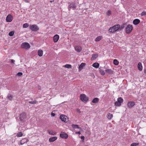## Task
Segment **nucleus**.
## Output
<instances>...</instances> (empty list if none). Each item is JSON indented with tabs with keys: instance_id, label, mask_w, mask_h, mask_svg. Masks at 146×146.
<instances>
[{
	"instance_id": "f8f14e48",
	"label": "nucleus",
	"mask_w": 146,
	"mask_h": 146,
	"mask_svg": "<svg viewBox=\"0 0 146 146\" xmlns=\"http://www.w3.org/2000/svg\"><path fill=\"white\" fill-rule=\"evenodd\" d=\"M60 136L62 138L67 139L68 137V135L65 133L63 132L60 134Z\"/></svg>"
},
{
	"instance_id": "4be33fe9",
	"label": "nucleus",
	"mask_w": 146,
	"mask_h": 146,
	"mask_svg": "<svg viewBox=\"0 0 146 146\" xmlns=\"http://www.w3.org/2000/svg\"><path fill=\"white\" fill-rule=\"evenodd\" d=\"M92 66L96 68H98L99 66V64L97 62H95L93 64Z\"/></svg>"
},
{
	"instance_id": "72a5a7b5",
	"label": "nucleus",
	"mask_w": 146,
	"mask_h": 146,
	"mask_svg": "<svg viewBox=\"0 0 146 146\" xmlns=\"http://www.w3.org/2000/svg\"><path fill=\"white\" fill-rule=\"evenodd\" d=\"M64 66L65 68H71V67H72V66H71V65H70V64H66Z\"/></svg>"
},
{
	"instance_id": "dca6fc26",
	"label": "nucleus",
	"mask_w": 146,
	"mask_h": 146,
	"mask_svg": "<svg viewBox=\"0 0 146 146\" xmlns=\"http://www.w3.org/2000/svg\"><path fill=\"white\" fill-rule=\"evenodd\" d=\"M98 55L97 54H93L92 55V57H91V60H95L97 57L98 56Z\"/></svg>"
},
{
	"instance_id": "c9c22d12",
	"label": "nucleus",
	"mask_w": 146,
	"mask_h": 146,
	"mask_svg": "<svg viewBox=\"0 0 146 146\" xmlns=\"http://www.w3.org/2000/svg\"><path fill=\"white\" fill-rule=\"evenodd\" d=\"M138 144H139V143H132L131 145L130 146H137V145H138Z\"/></svg>"
},
{
	"instance_id": "c756f323",
	"label": "nucleus",
	"mask_w": 146,
	"mask_h": 146,
	"mask_svg": "<svg viewBox=\"0 0 146 146\" xmlns=\"http://www.w3.org/2000/svg\"><path fill=\"white\" fill-rule=\"evenodd\" d=\"M48 133L50 135H55L56 134V133L53 131H49Z\"/></svg>"
},
{
	"instance_id": "393cba45",
	"label": "nucleus",
	"mask_w": 146,
	"mask_h": 146,
	"mask_svg": "<svg viewBox=\"0 0 146 146\" xmlns=\"http://www.w3.org/2000/svg\"><path fill=\"white\" fill-rule=\"evenodd\" d=\"M38 54L40 56H41L43 55V51L41 50H39L38 51Z\"/></svg>"
},
{
	"instance_id": "473e14b6",
	"label": "nucleus",
	"mask_w": 146,
	"mask_h": 146,
	"mask_svg": "<svg viewBox=\"0 0 146 146\" xmlns=\"http://www.w3.org/2000/svg\"><path fill=\"white\" fill-rule=\"evenodd\" d=\"M29 26V25L28 23H25L24 24L23 26V28H26L28 27Z\"/></svg>"
},
{
	"instance_id": "423d86ee",
	"label": "nucleus",
	"mask_w": 146,
	"mask_h": 146,
	"mask_svg": "<svg viewBox=\"0 0 146 146\" xmlns=\"http://www.w3.org/2000/svg\"><path fill=\"white\" fill-rule=\"evenodd\" d=\"M30 47V46L29 43L27 42L23 43L21 45V47L22 48H24L26 49H28Z\"/></svg>"
},
{
	"instance_id": "bb28decb",
	"label": "nucleus",
	"mask_w": 146,
	"mask_h": 146,
	"mask_svg": "<svg viewBox=\"0 0 146 146\" xmlns=\"http://www.w3.org/2000/svg\"><path fill=\"white\" fill-rule=\"evenodd\" d=\"M105 71L107 73L110 74L112 73V71L111 69H108L105 70Z\"/></svg>"
},
{
	"instance_id": "ddd939ff",
	"label": "nucleus",
	"mask_w": 146,
	"mask_h": 146,
	"mask_svg": "<svg viewBox=\"0 0 146 146\" xmlns=\"http://www.w3.org/2000/svg\"><path fill=\"white\" fill-rule=\"evenodd\" d=\"M29 140L28 139L26 138H24L22 140L20 141V143L21 145H23L25 143H26Z\"/></svg>"
},
{
	"instance_id": "a211bd4d",
	"label": "nucleus",
	"mask_w": 146,
	"mask_h": 146,
	"mask_svg": "<svg viewBox=\"0 0 146 146\" xmlns=\"http://www.w3.org/2000/svg\"><path fill=\"white\" fill-rule=\"evenodd\" d=\"M57 139V137H53L50 138L49 139V141L50 142H53L55 141Z\"/></svg>"
},
{
	"instance_id": "f257e3e1",
	"label": "nucleus",
	"mask_w": 146,
	"mask_h": 146,
	"mask_svg": "<svg viewBox=\"0 0 146 146\" xmlns=\"http://www.w3.org/2000/svg\"><path fill=\"white\" fill-rule=\"evenodd\" d=\"M119 28L120 25H115L110 28L108 30V31L110 33H115L119 29Z\"/></svg>"
},
{
	"instance_id": "79ce46f5",
	"label": "nucleus",
	"mask_w": 146,
	"mask_h": 146,
	"mask_svg": "<svg viewBox=\"0 0 146 146\" xmlns=\"http://www.w3.org/2000/svg\"><path fill=\"white\" fill-rule=\"evenodd\" d=\"M15 60L13 59H11V62L12 63L14 64Z\"/></svg>"
},
{
	"instance_id": "b1692460",
	"label": "nucleus",
	"mask_w": 146,
	"mask_h": 146,
	"mask_svg": "<svg viewBox=\"0 0 146 146\" xmlns=\"http://www.w3.org/2000/svg\"><path fill=\"white\" fill-rule=\"evenodd\" d=\"M99 99L98 98H94L92 101V102L94 103H97L99 101Z\"/></svg>"
},
{
	"instance_id": "f3484780",
	"label": "nucleus",
	"mask_w": 146,
	"mask_h": 146,
	"mask_svg": "<svg viewBox=\"0 0 146 146\" xmlns=\"http://www.w3.org/2000/svg\"><path fill=\"white\" fill-rule=\"evenodd\" d=\"M75 49L77 52H80L82 50V48L80 46H77L75 47Z\"/></svg>"
},
{
	"instance_id": "2f4dec72",
	"label": "nucleus",
	"mask_w": 146,
	"mask_h": 146,
	"mask_svg": "<svg viewBox=\"0 0 146 146\" xmlns=\"http://www.w3.org/2000/svg\"><path fill=\"white\" fill-rule=\"evenodd\" d=\"M23 135V134L21 132H19L17 133V136L18 137H22Z\"/></svg>"
},
{
	"instance_id": "f03ea898",
	"label": "nucleus",
	"mask_w": 146,
	"mask_h": 146,
	"mask_svg": "<svg viewBox=\"0 0 146 146\" xmlns=\"http://www.w3.org/2000/svg\"><path fill=\"white\" fill-rule=\"evenodd\" d=\"M80 100L84 102H86L88 100V98L84 94H82L80 96Z\"/></svg>"
},
{
	"instance_id": "c03bdc74",
	"label": "nucleus",
	"mask_w": 146,
	"mask_h": 146,
	"mask_svg": "<svg viewBox=\"0 0 146 146\" xmlns=\"http://www.w3.org/2000/svg\"><path fill=\"white\" fill-rule=\"evenodd\" d=\"M81 138L83 140H84V136H82L81 137Z\"/></svg>"
},
{
	"instance_id": "a19ab883",
	"label": "nucleus",
	"mask_w": 146,
	"mask_h": 146,
	"mask_svg": "<svg viewBox=\"0 0 146 146\" xmlns=\"http://www.w3.org/2000/svg\"><path fill=\"white\" fill-rule=\"evenodd\" d=\"M23 75V73L21 72H19L17 74V75L19 76H21Z\"/></svg>"
},
{
	"instance_id": "f704fd0d",
	"label": "nucleus",
	"mask_w": 146,
	"mask_h": 146,
	"mask_svg": "<svg viewBox=\"0 0 146 146\" xmlns=\"http://www.w3.org/2000/svg\"><path fill=\"white\" fill-rule=\"evenodd\" d=\"M99 72H100V74L102 75H104L105 74V72H104V71L103 70H102V69H100L99 70Z\"/></svg>"
},
{
	"instance_id": "a878e982",
	"label": "nucleus",
	"mask_w": 146,
	"mask_h": 146,
	"mask_svg": "<svg viewBox=\"0 0 146 146\" xmlns=\"http://www.w3.org/2000/svg\"><path fill=\"white\" fill-rule=\"evenodd\" d=\"M13 97V96L11 94H9L7 96L8 99L9 100H12Z\"/></svg>"
},
{
	"instance_id": "e433bc0d",
	"label": "nucleus",
	"mask_w": 146,
	"mask_h": 146,
	"mask_svg": "<svg viewBox=\"0 0 146 146\" xmlns=\"http://www.w3.org/2000/svg\"><path fill=\"white\" fill-rule=\"evenodd\" d=\"M106 14L107 15L109 16L111 14V11L109 10L106 13Z\"/></svg>"
},
{
	"instance_id": "7c9ffc66",
	"label": "nucleus",
	"mask_w": 146,
	"mask_h": 146,
	"mask_svg": "<svg viewBox=\"0 0 146 146\" xmlns=\"http://www.w3.org/2000/svg\"><path fill=\"white\" fill-rule=\"evenodd\" d=\"M101 36H99L97 37L95 39V41L96 42H98L101 39Z\"/></svg>"
},
{
	"instance_id": "412c9836",
	"label": "nucleus",
	"mask_w": 146,
	"mask_h": 146,
	"mask_svg": "<svg viewBox=\"0 0 146 146\" xmlns=\"http://www.w3.org/2000/svg\"><path fill=\"white\" fill-rule=\"evenodd\" d=\"M72 127L73 128L75 129V128H77L81 129V128L78 125H75L74 124H72Z\"/></svg>"
},
{
	"instance_id": "2eb2a0df",
	"label": "nucleus",
	"mask_w": 146,
	"mask_h": 146,
	"mask_svg": "<svg viewBox=\"0 0 146 146\" xmlns=\"http://www.w3.org/2000/svg\"><path fill=\"white\" fill-rule=\"evenodd\" d=\"M140 22V20L138 19H135L133 21V24L135 25L138 24Z\"/></svg>"
},
{
	"instance_id": "20e7f679",
	"label": "nucleus",
	"mask_w": 146,
	"mask_h": 146,
	"mask_svg": "<svg viewBox=\"0 0 146 146\" xmlns=\"http://www.w3.org/2000/svg\"><path fill=\"white\" fill-rule=\"evenodd\" d=\"M123 99L121 97L118 98L117 101L115 103V105L116 106H119L121 105V104L123 102Z\"/></svg>"
},
{
	"instance_id": "49530a36",
	"label": "nucleus",
	"mask_w": 146,
	"mask_h": 146,
	"mask_svg": "<svg viewBox=\"0 0 146 146\" xmlns=\"http://www.w3.org/2000/svg\"><path fill=\"white\" fill-rule=\"evenodd\" d=\"M143 71H144V73H145L146 74V68H144V69Z\"/></svg>"
},
{
	"instance_id": "9b49d317",
	"label": "nucleus",
	"mask_w": 146,
	"mask_h": 146,
	"mask_svg": "<svg viewBox=\"0 0 146 146\" xmlns=\"http://www.w3.org/2000/svg\"><path fill=\"white\" fill-rule=\"evenodd\" d=\"M135 104V102H128L127 105L129 108H131L134 106Z\"/></svg>"
},
{
	"instance_id": "37998d69",
	"label": "nucleus",
	"mask_w": 146,
	"mask_h": 146,
	"mask_svg": "<svg viewBox=\"0 0 146 146\" xmlns=\"http://www.w3.org/2000/svg\"><path fill=\"white\" fill-rule=\"evenodd\" d=\"M79 113H81V111H80V110L79 109H77L76 110Z\"/></svg>"
},
{
	"instance_id": "9d476101",
	"label": "nucleus",
	"mask_w": 146,
	"mask_h": 146,
	"mask_svg": "<svg viewBox=\"0 0 146 146\" xmlns=\"http://www.w3.org/2000/svg\"><path fill=\"white\" fill-rule=\"evenodd\" d=\"M76 5L75 3H72L69 5L68 7V9L69 10H70V8H72L73 10L76 9Z\"/></svg>"
},
{
	"instance_id": "1a4fd4ad",
	"label": "nucleus",
	"mask_w": 146,
	"mask_h": 146,
	"mask_svg": "<svg viewBox=\"0 0 146 146\" xmlns=\"http://www.w3.org/2000/svg\"><path fill=\"white\" fill-rule=\"evenodd\" d=\"M13 19V17L11 14H9L6 17V21L7 22H11Z\"/></svg>"
},
{
	"instance_id": "58836bf2",
	"label": "nucleus",
	"mask_w": 146,
	"mask_h": 146,
	"mask_svg": "<svg viewBox=\"0 0 146 146\" xmlns=\"http://www.w3.org/2000/svg\"><path fill=\"white\" fill-rule=\"evenodd\" d=\"M146 15V12L143 11L141 13V15L142 16H145Z\"/></svg>"
},
{
	"instance_id": "c85d7f7f",
	"label": "nucleus",
	"mask_w": 146,
	"mask_h": 146,
	"mask_svg": "<svg viewBox=\"0 0 146 146\" xmlns=\"http://www.w3.org/2000/svg\"><path fill=\"white\" fill-rule=\"evenodd\" d=\"M38 102L36 100H35L33 101H29V104H36Z\"/></svg>"
},
{
	"instance_id": "6e6552de",
	"label": "nucleus",
	"mask_w": 146,
	"mask_h": 146,
	"mask_svg": "<svg viewBox=\"0 0 146 146\" xmlns=\"http://www.w3.org/2000/svg\"><path fill=\"white\" fill-rule=\"evenodd\" d=\"M60 119L62 121L67 122L68 121V118L67 116L64 115H61L60 116Z\"/></svg>"
},
{
	"instance_id": "7ed1b4c3",
	"label": "nucleus",
	"mask_w": 146,
	"mask_h": 146,
	"mask_svg": "<svg viewBox=\"0 0 146 146\" xmlns=\"http://www.w3.org/2000/svg\"><path fill=\"white\" fill-rule=\"evenodd\" d=\"M133 29V27L132 25L129 24L128 25L125 27V30L126 33L129 34L130 33Z\"/></svg>"
},
{
	"instance_id": "8fccbe9b",
	"label": "nucleus",
	"mask_w": 146,
	"mask_h": 146,
	"mask_svg": "<svg viewBox=\"0 0 146 146\" xmlns=\"http://www.w3.org/2000/svg\"><path fill=\"white\" fill-rule=\"evenodd\" d=\"M53 2V1H50V2L51 3H52V2Z\"/></svg>"
},
{
	"instance_id": "ea45409f",
	"label": "nucleus",
	"mask_w": 146,
	"mask_h": 146,
	"mask_svg": "<svg viewBox=\"0 0 146 146\" xmlns=\"http://www.w3.org/2000/svg\"><path fill=\"white\" fill-rule=\"evenodd\" d=\"M124 28V25H121V26H120V28L119 29L121 30V29H123Z\"/></svg>"
},
{
	"instance_id": "4468645a",
	"label": "nucleus",
	"mask_w": 146,
	"mask_h": 146,
	"mask_svg": "<svg viewBox=\"0 0 146 146\" xmlns=\"http://www.w3.org/2000/svg\"><path fill=\"white\" fill-rule=\"evenodd\" d=\"M59 36L57 35H55L53 37V40L54 42H57L59 38Z\"/></svg>"
},
{
	"instance_id": "39448f33",
	"label": "nucleus",
	"mask_w": 146,
	"mask_h": 146,
	"mask_svg": "<svg viewBox=\"0 0 146 146\" xmlns=\"http://www.w3.org/2000/svg\"><path fill=\"white\" fill-rule=\"evenodd\" d=\"M26 114L24 112L21 113L19 117L20 120L23 122L25 121L26 118Z\"/></svg>"
},
{
	"instance_id": "5701e85b",
	"label": "nucleus",
	"mask_w": 146,
	"mask_h": 146,
	"mask_svg": "<svg viewBox=\"0 0 146 146\" xmlns=\"http://www.w3.org/2000/svg\"><path fill=\"white\" fill-rule=\"evenodd\" d=\"M107 117L109 119H111V118H112L113 117V115L112 114L110 113H108L107 115Z\"/></svg>"
},
{
	"instance_id": "0eeeda50",
	"label": "nucleus",
	"mask_w": 146,
	"mask_h": 146,
	"mask_svg": "<svg viewBox=\"0 0 146 146\" xmlns=\"http://www.w3.org/2000/svg\"><path fill=\"white\" fill-rule=\"evenodd\" d=\"M30 28L32 31H37L39 29L37 26L35 25H33L30 26Z\"/></svg>"
},
{
	"instance_id": "a18cd8bd",
	"label": "nucleus",
	"mask_w": 146,
	"mask_h": 146,
	"mask_svg": "<svg viewBox=\"0 0 146 146\" xmlns=\"http://www.w3.org/2000/svg\"><path fill=\"white\" fill-rule=\"evenodd\" d=\"M23 0L25 3H29V1L27 0Z\"/></svg>"
},
{
	"instance_id": "de8ad7c7",
	"label": "nucleus",
	"mask_w": 146,
	"mask_h": 146,
	"mask_svg": "<svg viewBox=\"0 0 146 146\" xmlns=\"http://www.w3.org/2000/svg\"><path fill=\"white\" fill-rule=\"evenodd\" d=\"M76 134H80V131H78V132H76Z\"/></svg>"
},
{
	"instance_id": "aec40b11",
	"label": "nucleus",
	"mask_w": 146,
	"mask_h": 146,
	"mask_svg": "<svg viewBox=\"0 0 146 146\" xmlns=\"http://www.w3.org/2000/svg\"><path fill=\"white\" fill-rule=\"evenodd\" d=\"M85 63H82L79 66V70H81L83 69L84 67L85 66Z\"/></svg>"
},
{
	"instance_id": "cd10ccee",
	"label": "nucleus",
	"mask_w": 146,
	"mask_h": 146,
	"mask_svg": "<svg viewBox=\"0 0 146 146\" xmlns=\"http://www.w3.org/2000/svg\"><path fill=\"white\" fill-rule=\"evenodd\" d=\"M113 64L115 65H117L118 64L119 62L116 59H114L113 61Z\"/></svg>"
},
{
	"instance_id": "4c0bfd02",
	"label": "nucleus",
	"mask_w": 146,
	"mask_h": 146,
	"mask_svg": "<svg viewBox=\"0 0 146 146\" xmlns=\"http://www.w3.org/2000/svg\"><path fill=\"white\" fill-rule=\"evenodd\" d=\"M14 34V32L13 31L10 32L9 33V35L10 36H13Z\"/></svg>"
},
{
	"instance_id": "09e8293b",
	"label": "nucleus",
	"mask_w": 146,
	"mask_h": 146,
	"mask_svg": "<svg viewBox=\"0 0 146 146\" xmlns=\"http://www.w3.org/2000/svg\"><path fill=\"white\" fill-rule=\"evenodd\" d=\"M51 115L53 116H54L55 115V114L54 113H52Z\"/></svg>"
},
{
	"instance_id": "6ab92c4d",
	"label": "nucleus",
	"mask_w": 146,
	"mask_h": 146,
	"mask_svg": "<svg viewBox=\"0 0 146 146\" xmlns=\"http://www.w3.org/2000/svg\"><path fill=\"white\" fill-rule=\"evenodd\" d=\"M137 67L138 70L140 71H141L143 69L142 66V64L141 62L138 63L137 65Z\"/></svg>"
}]
</instances>
